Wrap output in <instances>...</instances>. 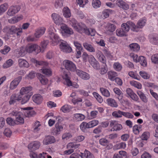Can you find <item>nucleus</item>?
I'll return each instance as SVG.
<instances>
[{"mask_svg":"<svg viewBox=\"0 0 158 158\" xmlns=\"http://www.w3.org/2000/svg\"><path fill=\"white\" fill-rule=\"evenodd\" d=\"M70 25L76 31L81 34L88 33L87 30V27L82 23H78L74 19L72 18L69 22Z\"/></svg>","mask_w":158,"mask_h":158,"instance_id":"obj_1","label":"nucleus"},{"mask_svg":"<svg viewBox=\"0 0 158 158\" xmlns=\"http://www.w3.org/2000/svg\"><path fill=\"white\" fill-rule=\"evenodd\" d=\"M33 62L35 64L36 66H41L43 68L41 69L40 71L45 75L50 76L52 74V72L50 68H45V67L48 65V63L46 61H38L35 59H33Z\"/></svg>","mask_w":158,"mask_h":158,"instance_id":"obj_2","label":"nucleus"},{"mask_svg":"<svg viewBox=\"0 0 158 158\" xmlns=\"http://www.w3.org/2000/svg\"><path fill=\"white\" fill-rule=\"evenodd\" d=\"M54 30L53 27L50 26L48 30V35L52 45L53 46L57 45L60 40L59 36L53 32Z\"/></svg>","mask_w":158,"mask_h":158,"instance_id":"obj_3","label":"nucleus"},{"mask_svg":"<svg viewBox=\"0 0 158 158\" xmlns=\"http://www.w3.org/2000/svg\"><path fill=\"white\" fill-rule=\"evenodd\" d=\"M10 114L11 116L15 117V120L16 124L19 123H24V119L23 118V114L20 111L17 110H14L11 112Z\"/></svg>","mask_w":158,"mask_h":158,"instance_id":"obj_4","label":"nucleus"},{"mask_svg":"<svg viewBox=\"0 0 158 158\" xmlns=\"http://www.w3.org/2000/svg\"><path fill=\"white\" fill-rule=\"evenodd\" d=\"M63 78L65 81L64 84L68 86H73L74 88H78L79 87V85L76 83H72L70 81V76L68 74L64 73L62 76Z\"/></svg>","mask_w":158,"mask_h":158,"instance_id":"obj_5","label":"nucleus"},{"mask_svg":"<svg viewBox=\"0 0 158 158\" xmlns=\"http://www.w3.org/2000/svg\"><path fill=\"white\" fill-rule=\"evenodd\" d=\"M63 64L65 68L69 71L74 72L77 70L75 64L70 60H64L63 62Z\"/></svg>","mask_w":158,"mask_h":158,"instance_id":"obj_6","label":"nucleus"},{"mask_svg":"<svg viewBox=\"0 0 158 158\" xmlns=\"http://www.w3.org/2000/svg\"><path fill=\"white\" fill-rule=\"evenodd\" d=\"M121 27L122 29L127 33L129 31L130 27H132V30L134 31H137V30H136V26L131 21H128L127 23L122 24Z\"/></svg>","mask_w":158,"mask_h":158,"instance_id":"obj_7","label":"nucleus"},{"mask_svg":"<svg viewBox=\"0 0 158 158\" xmlns=\"http://www.w3.org/2000/svg\"><path fill=\"white\" fill-rule=\"evenodd\" d=\"M26 50L27 52L32 53L35 52L36 53H38L41 52L40 47L36 44L28 45L26 47Z\"/></svg>","mask_w":158,"mask_h":158,"instance_id":"obj_8","label":"nucleus"},{"mask_svg":"<svg viewBox=\"0 0 158 158\" xmlns=\"http://www.w3.org/2000/svg\"><path fill=\"white\" fill-rule=\"evenodd\" d=\"M60 28L61 33L64 35L69 36L73 34V30L65 24H62Z\"/></svg>","mask_w":158,"mask_h":158,"instance_id":"obj_9","label":"nucleus"},{"mask_svg":"<svg viewBox=\"0 0 158 158\" xmlns=\"http://www.w3.org/2000/svg\"><path fill=\"white\" fill-rule=\"evenodd\" d=\"M60 47L61 51L65 53H70L72 49L66 41H63L60 44Z\"/></svg>","mask_w":158,"mask_h":158,"instance_id":"obj_10","label":"nucleus"},{"mask_svg":"<svg viewBox=\"0 0 158 158\" xmlns=\"http://www.w3.org/2000/svg\"><path fill=\"white\" fill-rule=\"evenodd\" d=\"M88 61L94 69L96 70L100 69V65L98 62L92 55H89Z\"/></svg>","mask_w":158,"mask_h":158,"instance_id":"obj_11","label":"nucleus"},{"mask_svg":"<svg viewBox=\"0 0 158 158\" xmlns=\"http://www.w3.org/2000/svg\"><path fill=\"white\" fill-rule=\"evenodd\" d=\"M52 17L55 23L61 26L64 23V21L62 18L58 14L54 13L52 15Z\"/></svg>","mask_w":158,"mask_h":158,"instance_id":"obj_12","label":"nucleus"},{"mask_svg":"<svg viewBox=\"0 0 158 158\" xmlns=\"http://www.w3.org/2000/svg\"><path fill=\"white\" fill-rule=\"evenodd\" d=\"M20 9V8L19 6H11L9 8L7 14L9 16H13L17 13Z\"/></svg>","mask_w":158,"mask_h":158,"instance_id":"obj_13","label":"nucleus"},{"mask_svg":"<svg viewBox=\"0 0 158 158\" xmlns=\"http://www.w3.org/2000/svg\"><path fill=\"white\" fill-rule=\"evenodd\" d=\"M76 73L79 77L83 80H88L90 78L89 74L81 70L77 69L76 70Z\"/></svg>","mask_w":158,"mask_h":158,"instance_id":"obj_14","label":"nucleus"},{"mask_svg":"<svg viewBox=\"0 0 158 158\" xmlns=\"http://www.w3.org/2000/svg\"><path fill=\"white\" fill-rule=\"evenodd\" d=\"M54 137L51 135H46L44 138L42 143L44 145H47L55 142Z\"/></svg>","mask_w":158,"mask_h":158,"instance_id":"obj_15","label":"nucleus"},{"mask_svg":"<svg viewBox=\"0 0 158 158\" xmlns=\"http://www.w3.org/2000/svg\"><path fill=\"white\" fill-rule=\"evenodd\" d=\"M32 89V87L30 86L23 87L21 88L19 91L20 95H31V92Z\"/></svg>","mask_w":158,"mask_h":158,"instance_id":"obj_16","label":"nucleus"},{"mask_svg":"<svg viewBox=\"0 0 158 158\" xmlns=\"http://www.w3.org/2000/svg\"><path fill=\"white\" fill-rule=\"evenodd\" d=\"M25 111L24 112L25 116L27 118L31 117L35 114V111L33 110H31L33 108L30 107L23 108L22 109Z\"/></svg>","mask_w":158,"mask_h":158,"instance_id":"obj_17","label":"nucleus"},{"mask_svg":"<svg viewBox=\"0 0 158 158\" xmlns=\"http://www.w3.org/2000/svg\"><path fill=\"white\" fill-rule=\"evenodd\" d=\"M22 79V77L20 76L13 80L10 84L9 87L10 89L14 90L16 89Z\"/></svg>","mask_w":158,"mask_h":158,"instance_id":"obj_18","label":"nucleus"},{"mask_svg":"<svg viewBox=\"0 0 158 158\" xmlns=\"http://www.w3.org/2000/svg\"><path fill=\"white\" fill-rule=\"evenodd\" d=\"M46 28L44 27L38 28L35 30L34 35L36 38L38 39L41 37L44 33Z\"/></svg>","mask_w":158,"mask_h":158,"instance_id":"obj_19","label":"nucleus"},{"mask_svg":"<svg viewBox=\"0 0 158 158\" xmlns=\"http://www.w3.org/2000/svg\"><path fill=\"white\" fill-rule=\"evenodd\" d=\"M41 145L40 143L38 141H35L29 144L28 148L29 149L36 150L38 149Z\"/></svg>","mask_w":158,"mask_h":158,"instance_id":"obj_20","label":"nucleus"},{"mask_svg":"<svg viewBox=\"0 0 158 158\" xmlns=\"http://www.w3.org/2000/svg\"><path fill=\"white\" fill-rule=\"evenodd\" d=\"M103 27L105 28L107 32H113L115 29V26L113 24L103 23Z\"/></svg>","mask_w":158,"mask_h":158,"instance_id":"obj_21","label":"nucleus"},{"mask_svg":"<svg viewBox=\"0 0 158 158\" xmlns=\"http://www.w3.org/2000/svg\"><path fill=\"white\" fill-rule=\"evenodd\" d=\"M116 3L119 7L123 10H127L129 8V5L123 0H117Z\"/></svg>","mask_w":158,"mask_h":158,"instance_id":"obj_22","label":"nucleus"},{"mask_svg":"<svg viewBox=\"0 0 158 158\" xmlns=\"http://www.w3.org/2000/svg\"><path fill=\"white\" fill-rule=\"evenodd\" d=\"M126 92L127 94L133 100L137 101L139 100V98L138 96L130 88H127L126 89Z\"/></svg>","mask_w":158,"mask_h":158,"instance_id":"obj_23","label":"nucleus"},{"mask_svg":"<svg viewBox=\"0 0 158 158\" xmlns=\"http://www.w3.org/2000/svg\"><path fill=\"white\" fill-rule=\"evenodd\" d=\"M18 65L20 68H28L29 67V64L26 60L20 58L18 60Z\"/></svg>","mask_w":158,"mask_h":158,"instance_id":"obj_24","label":"nucleus"},{"mask_svg":"<svg viewBox=\"0 0 158 158\" xmlns=\"http://www.w3.org/2000/svg\"><path fill=\"white\" fill-rule=\"evenodd\" d=\"M112 10L110 9H106L103 11L102 13H99L98 16L100 18L105 19L109 17V14Z\"/></svg>","mask_w":158,"mask_h":158,"instance_id":"obj_25","label":"nucleus"},{"mask_svg":"<svg viewBox=\"0 0 158 158\" xmlns=\"http://www.w3.org/2000/svg\"><path fill=\"white\" fill-rule=\"evenodd\" d=\"M97 56L99 61L103 64H106V60L104 55L100 51L97 52Z\"/></svg>","mask_w":158,"mask_h":158,"instance_id":"obj_26","label":"nucleus"},{"mask_svg":"<svg viewBox=\"0 0 158 158\" xmlns=\"http://www.w3.org/2000/svg\"><path fill=\"white\" fill-rule=\"evenodd\" d=\"M83 46L85 48L88 52H95V49L93 45L89 43L85 42L83 44Z\"/></svg>","mask_w":158,"mask_h":158,"instance_id":"obj_27","label":"nucleus"},{"mask_svg":"<svg viewBox=\"0 0 158 158\" xmlns=\"http://www.w3.org/2000/svg\"><path fill=\"white\" fill-rule=\"evenodd\" d=\"M26 47L24 48L21 47L17 49L16 51V53L19 56H23L27 53Z\"/></svg>","mask_w":158,"mask_h":158,"instance_id":"obj_28","label":"nucleus"},{"mask_svg":"<svg viewBox=\"0 0 158 158\" xmlns=\"http://www.w3.org/2000/svg\"><path fill=\"white\" fill-rule=\"evenodd\" d=\"M85 116L83 114H75L73 115V119L76 121H81L83 120Z\"/></svg>","mask_w":158,"mask_h":158,"instance_id":"obj_29","label":"nucleus"},{"mask_svg":"<svg viewBox=\"0 0 158 158\" xmlns=\"http://www.w3.org/2000/svg\"><path fill=\"white\" fill-rule=\"evenodd\" d=\"M21 97L20 95H18L16 96L15 94L12 95L10 98V100L9 102L10 104H13L17 101H20Z\"/></svg>","mask_w":158,"mask_h":158,"instance_id":"obj_30","label":"nucleus"},{"mask_svg":"<svg viewBox=\"0 0 158 158\" xmlns=\"http://www.w3.org/2000/svg\"><path fill=\"white\" fill-rule=\"evenodd\" d=\"M33 101L37 104L41 103L42 101V98L40 94H35L32 97Z\"/></svg>","mask_w":158,"mask_h":158,"instance_id":"obj_31","label":"nucleus"},{"mask_svg":"<svg viewBox=\"0 0 158 158\" xmlns=\"http://www.w3.org/2000/svg\"><path fill=\"white\" fill-rule=\"evenodd\" d=\"M137 93L143 102L145 103L148 102V98L142 91L140 90H138L137 91Z\"/></svg>","mask_w":158,"mask_h":158,"instance_id":"obj_32","label":"nucleus"},{"mask_svg":"<svg viewBox=\"0 0 158 158\" xmlns=\"http://www.w3.org/2000/svg\"><path fill=\"white\" fill-rule=\"evenodd\" d=\"M80 156L82 158H94L93 155L86 150L85 151L84 153H81Z\"/></svg>","mask_w":158,"mask_h":158,"instance_id":"obj_33","label":"nucleus"},{"mask_svg":"<svg viewBox=\"0 0 158 158\" xmlns=\"http://www.w3.org/2000/svg\"><path fill=\"white\" fill-rule=\"evenodd\" d=\"M63 130V127L59 123H56L55 125V128L54 130V133L56 135L59 134L61 131Z\"/></svg>","mask_w":158,"mask_h":158,"instance_id":"obj_34","label":"nucleus"},{"mask_svg":"<svg viewBox=\"0 0 158 158\" xmlns=\"http://www.w3.org/2000/svg\"><path fill=\"white\" fill-rule=\"evenodd\" d=\"M72 108L70 105L66 104L61 107L60 109V111L64 113H68L69 112Z\"/></svg>","mask_w":158,"mask_h":158,"instance_id":"obj_35","label":"nucleus"},{"mask_svg":"<svg viewBox=\"0 0 158 158\" xmlns=\"http://www.w3.org/2000/svg\"><path fill=\"white\" fill-rule=\"evenodd\" d=\"M146 20L144 19H140L138 21L136 26V30H137L138 28H141L144 27L146 23Z\"/></svg>","mask_w":158,"mask_h":158,"instance_id":"obj_36","label":"nucleus"},{"mask_svg":"<svg viewBox=\"0 0 158 158\" xmlns=\"http://www.w3.org/2000/svg\"><path fill=\"white\" fill-rule=\"evenodd\" d=\"M108 78L111 81H114L116 77L117 76V73L116 72L110 71L107 73Z\"/></svg>","mask_w":158,"mask_h":158,"instance_id":"obj_37","label":"nucleus"},{"mask_svg":"<svg viewBox=\"0 0 158 158\" xmlns=\"http://www.w3.org/2000/svg\"><path fill=\"white\" fill-rule=\"evenodd\" d=\"M129 47L130 50L133 51L137 52L139 50L140 47L137 43H134L130 44Z\"/></svg>","mask_w":158,"mask_h":158,"instance_id":"obj_38","label":"nucleus"},{"mask_svg":"<svg viewBox=\"0 0 158 158\" xmlns=\"http://www.w3.org/2000/svg\"><path fill=\"white\" fill-rule=\"evenodd\" d=\"M106 102L109 105L112 107H117L118 106L117 103L113 99L109 98L106 100Z\"/></svg>","mask_w":158,"mask_h":158,"instance_id":"obj_39","label":"nucleus"},{"mask_svg":"<svg viewBox=\"0 0 158 158\" xmlns=\"http://www.w3.org/2000/svg\"><path fill=\"white\" fill-rule=\"evenodd\" d=\"M9 7V5L7 3H4L0 5V16L6 12Z\"/></svg>","mask_w":158,"mask_h":158,"instance_id":"obj_40","label":"nucleus"},{"mask_svg":"<svg viewBox=\"0 0 158 158\" xmlns=\"http://www.w3.org/2000/svg\"><path fill=\"white\" fill-rule=\"evenodd\" d=\"M116 35L119 37H122L123 36H127V33L122 29H118L116 31Z\"/></svg>","mask_w":158,"mask_h":158,"instance_id":"obj_41","label":"nucleus"},{"mask_svg":"<svg viewBox=\"0 0 158 158\" xmlns=\"http://www.w3.org/2000/svg\"><path fill=\"white\" fill-rule=\"evenodd\" d=\"M63 14L65 18H69L71 16L70 10L68 7H64L63 10Z\"/></svg>","mask_w":158,"mask_h":158,"instance_id":"obj_42","label":"nucleus"},{"mask_svg":"<svg viewBox=\"0 0 158 158\" xmlns=\"http://www.w3.org/2000/svg\"><path fill=\"white\" fill-rule=\"evenodd\" d=\"M22 18V16L14 17L9 19L8 20V22L11 24H14L21 20Z\"/></svg>","mask_w":158,"mask_h":158,"instance_id":"obj_43","label":"nucleus"},{"mask_svg":"<svg viewBox=\"0 0 158 158\" xmlns=\"http://www.w3.org/2000/svg\"><path fill=\"white\" fill-rule=\"evenodd\" d=\"M21 98L20 101H21V103L23 104L26 103L29 100L31 95H25L24 96L20 95Z\"/></svg>","mask_w":158,"mask_h":158,"instance_id":"obj_44","label":"nucleus"},{"mask_svg":"<svg viewBox=\"0 0 158 158\" xmlns=\"http://www.w3.org/2000/svg\"><path fill=\"white\" fill-rule=\"evenodd\" d=\"M100 91L102 94L106 97H109L110 96V93L109 90L104 88L101 87L100 89Z\"/></svg>","mask_w":158,"mask_h":158,"instance_id":"obj_45","label":"nucleus"},{"mask_svg":"<svg viewBox=\"0 0 158 158\" xmlns=\"http://www.w3.org/2000/svg\"><path fill=\"white\" fill-rule=\"evenodd\" d=\"M38 75L40 81L42 85H46L48 83V80L47 78L41 74H39Z\"/></svg>","mask_w":158,"mask_h":158,"instance_id":"obj_46","label":"nucleus"},{"mask_svg":"<svg viewBox=\"0 0 158 158\" xmlns=\"http://www.w3.org/2000/svg\"><path fill=\"white\" fill-rule=\"evenodd\" d=\"M92 5L93 8L97 9L99 8L101 6V2L99 0H93Z\"/></svg>","mask_w":158,"mask_h":158,"instance_id":"obj_47","label":"nucleus"},{"mask_svg":"<svg viewBox=\"0 0 158 158\" xmlns=\"http://www.w3.org/2000/svg\"><path fill=\"white\" fill-rule=\"evenodd\" d=\"M14 63L13 61L11 59L7 60L3 64V67L4 68H7L11 66Z\"/></svg>","mask_w":158,"mask_h":158,"instance_id":"obj_48","label":"nucleus"},{"mask_svg":"<svg viewBox=\"0 0 158 158\" xmlns=\"http://www.w3.org/2000/svg\"><path fill=\"white\" fill-rule=\"evenodd\" d=\"M130 84L138 89H141L142 88V85L140 83L134 81H131L130 82Z\"/></svg>","mask_w":158,"mask_h":158,"instance_id":"obj_49","label":"nucleus"},{"mask_svg":"<svg viewBox=\"0 0 158 158\" xmlns=\"http://www.w3.org/2000/svg\"><path fill=\"white\" fill-rule=\"evenodd\" d=\"M123 111L118 110L113 112L112 113V115L115 118H120L122 117L123 115Z\"/></svg>","mask_w":158,"mask_h":158,"instance_id":"obj_50","label":"nucleus"},{"mask_svg":"<svg viewBox=\"0 0 158 158\" xmlns=\"http://www.w3.org/2000/svg\"><path fill=\"white\" fill-rule=\"evenodd\" d=\"M49 41L48 40H44L42 41L41 43V52H44L47 48V46L48 45Z\"/></svg>","mask_w":158,"mask_h":158,"instance_id":"obj_51","label":"nucleus"},{"mask_svg":"<svg viewBox=\"0 0 158 158\" xmlns=\"http://www.w3.org/2000/svg\"><path fill=\"white\" fill-rule=\"evenodd\" d=\"M139 75L144 79H148L150 77V75L144 71H140L139 72Z\"/></svg>","mask_w":158,"mask_h":158,"instance_id":"obj_52","label":"nucleus"},{"mask_svg":"<svg viewBox=\"0 0 158 158\" xmlns=\"http://www.w3.org/2000/svg\"><path fill=\"white\" fill-rule=\"evenodd\" d=\"M93 95L98 102L101 103L102 102L103 99L102 97L97 93L94 92L93 93Z\"/></svg>","mask_w":158,"mask_h":158,"instance_id":"obj_53","label":"nucleus"},{"mask_svg":"<svg viewBox=\"0 0 158 158\" xmlns=\"http://www.w3.org/2000/svg\"><path fill=\"white\" fill-rule=\"evenodd\" d=\"M141 65L144 67H146L147 66V63L146 58L143 56H140L139 61Z\"/></svg>","mask_w":158,"mask_h":158,"instance_id":"obj_54","label":"nucleus"},{"mask_svg":"<svg viewBox=\"0 0 158 158\" xmlns=\"http://www.w3.org/2000/svg\"><path fill=\"white\" fill-rule=\"evenodd\" d=\"M63 0H56L54 6L56 8H60L63 5Z\"/></svg>","mask_w":158,"mask_h":158,"instance_id":"obj_55","label":"nucleus"},{"mask_svg":"<svg viewBox=\"0 0 158 158\" xmlns=\"http://www.w3.org/2000/svg\"><path fill=\"white\" fill-rule=\"evenodd\" d=\"M99 121L98 120H94L88 123L89 128L94 127L98 124Z\"/></svg>","mask_w":158,"mask_h":158,"instance_id":"obj_56","label":"nucleus"},{"mask_svg":"<svg viewBox=\"0 0 158 158\" xmlns=\"http://www.w3.org/2000/svg\"><path fill=\"white\" fill-rule=\"evenodd\" d=\"M88 123L83 122L80 125V127L81 130L83 131H84L86 128H89Z\"/></svg>","mask_w":158,"mask_h":158,"instance_id":"obj_57","label":"nucleus"},{"mask_svg":"<svg viewBox=\"0 0 158 158\" xmlns=\"http://www.w3.org/2000/svg\"><path fill=\"white\" fill-rule=\"evenodd\" d=\"M80 145V144H75L73 143H70L67 144V147L68 149L70 148L76 149L78 148Z\"/></svg>","mask_w":158,"mask_h":158,"instance_id":"obj_58","label":"nucleus"},{"mask_svg":"<svg viewBox=\"0 0 158 158\" xmlns=\"http://www.w3.org/2000/svg\"><path fill=\"white\" fill-rule=\"evenodd\" d=\"M126 144L124 142H121L117 144L114 146V147L116 149H124L126 148Z\"/></svg>","mask_w":158,"mask_h":158,"instance_id":"obj_59","label":"nucleus"},{"mask_svg":"<svg viewBox=\"0 0 158 158\" xmlns=\"http://www.w3.org/2000/svg\"><path fill=\"white\" fill-rule=\"evenodd\" d=\"M72 137L71 133L69 132H66L63 134L62 135V139L64 140H67Z\"/></svg>","mask_w":158,"mask_h":158,"instance_id":"obj_60","label":"nucleus"},{"mask_svg":"<svg viewBox=\"0 0 158 158\" xmlns=\"http://www.w3.org/2000/svg\"><path fill=\"white\" fill-rule=\"evenodd\" d=\"M128 75L130 77L137 80H140V79L139 76L138 75L135 73L133 72H129Z\"/></svg>","mask_w":158,"mask_h":158,"instance_id":"obj_61","label":"nucleus"},{"mask_svg":"<svg viewBox=\"0 0 158 158\" xmlns=\"http://www.w3.org/2000/svg\"><path fill=\"white\" fill-rule=\"evenodd\" d=\"M152 61L155 64H158V53L153 55L151 56Z\"/></svg>","mask_w":158,"mask_h":158,"instance_id":"obj_62","label":"nucleus"},{"mask_svg":"<svg viewBox=\"0 0 158 158\" xmlns=\"http://www.w3.org/2000/svg\"><path fill=\"white\" fill-rule=\"evenodd\" d=\"M130 56L133 59V60L136 63L138 62L139 61L140 57H139L136 54L131 53L130 54Z\"/></svg>","mask_w":158,"mask_h":158,"instance_id":"obj_63","label":"nucleus"},{"mask_svg":"<svg viewBox=\"0 0 158 158\" xmlns=\"http://www.w3.org/2000/svg\"><path fill=\"white\" fill-rule=\"evenodd\" d=\"M3 133L7 137H10L12 135V132L9 128H6L4 130Z\"/></svg>","mask_w":158,"mask_h":158,"instance_id":"obj_64","label":"nucleus"}]
</instances>
